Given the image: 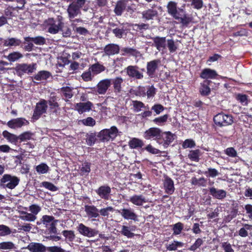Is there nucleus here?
<instances>
[{"label": "nucleus", "mask_w": 252, "mask_h": 252, "mask_svg": "<svg viewBox=\"0 0 252 252\" xmlns=\"http://www.w3.org/2000/svg\"><path fill=\"white\" fill-rule=\"evenodd\" d=\"M186 4H183L181 7L178 8L177 3L174 1H169L167 4V13L175 20L185 27L192 22V18L187 13L185 9Z\"/></svg>", "instance_id": "obj_1"}, {"label": "nucleus", "mask_w": 252, "mask_h": 252, "mask_svg": "<svg viewBox=\"0 0 252 252\" xmlns=\"http://www.w3.org/2000/svg\"><path fill=\"white\" fill-rule=\"evenodd\" d=\"M48 32L51 34H56L61 28L63 23L62 21V17L58 16L56 19L53 18H49L45 22Z\"/></svg>", "instance_id": "obj_2"}, {"label": "nucleus", "mask_w": 252, "mask_h": 252, "mask_svg": "<svg viewBox=\"0 0 252 252\" xmlns=\"http://www.w3.org/2000/svg\"><path fill=\"white\" fill-rule=\"evenodd\" d=\"M19 182L20 179L17 177L5 174L0 180V186L12 189L19 184Z\"/></svg>", "instance_id": "obj_3"}, {"label": "nucleus", "mask_w": 252, "mask_h": 252, "mask_svg": "<svg viewBox=\"0 0 252 252\" xmlns=\"http://www.w3.org/2000/svg\"><path fill=\"white\" fill-rule=\"evenodd\" d=\"M37 64L35 63L27 64L25 63H18L16 65L15 70L18 76L22 77L25 74H31L36 69Z\"/></svg>", "instance_id": "obj_4"}, {"label": "nucleus", "mask_w": 252, "mask_h": 252, "mask_svg": "<svg viewBox=\"0 0 252 252\" xmlns=\"http://www.w3.org/2000/svg\"><path fill=\"white\" fill-rule=\"evenodd\" d=\"M118 129L115 126H112L110 129L101 130L97 135L100 140L103 142L108 141L110 139H114L117 136Z\"/></svg>", "instance_id": "obj_5"}, {"label": "nucleus", "mask_w": 252, "mask_h": 252, "mask_svg": "<svg viewBox=\"0 0 252 252\" xmlns=\"http://www.w3.org/2000/svg\"><path fill=\"white\" fill-rule=\"evenodd\" d=\"M215 124L219 126H227L233 123V118L231 115L220 113L214 117Z\"/></svg>", "instance_id": "obj_6"}, {"label": "nucleus", "mask_w": 252, "mask_h": 252, "mask_svg": "<svg viewBox=\"0 0 252 252\" xmlns=\"http://www.w3.org/2000/svg\"><path fill=\"white\" fill-rule=\"evenodd\" d=\"M47 108V101L44 99H41L38 102L36 103L33 110L32 120L33 121L38 120L43 114L46 113Z\"/></svg>", "instance_id": "obj_7"}, {"label": "nucleus", "mask_w": 252, "mask_h": 252, "mask_svg": "<svg viewBox=\"0 0 252 252\" xmlns=\"http://www.w3.org/2000/svg\"><path fill=\"white\" fill-rule=\"evenodd\" d=\"M161 134V130L159 128L152 127L149 128L144 132L143 137L147 140H155L158 143L160 136H162Z\"/></svg>", "instance_id": "obj_8"}, {"label": "nucleus", "mask_w": 252, "mask_h": 252, "mask_svg": "<svg viewBox=\"0 0 252 252\" xmlns=\"http://www.w3.org/2000/svg\"><path fill=\"white\" fill-rule=\"evenodd\" d=\"M161 135L162 136H160L158 143L166 148L174 141V135L170 131L163 132L162 130Z\"/></svg>", "instance_id": "obj_9"}, {"label": "nucleus", "mask_w": 252, "mask_h": 252, "mask_svg": "<svg viewBox=\"0 0 252 252\" xmlns=\"http://www.w3.org/2000/svg\"><path fill=\"white\" fill-rule=\"evenodd\" d=\"M158 15V10L153 7L147 8L141 12V18L145 22L155 20Z\"/></svg>", "instance_id": "obj_10"}, {"label": "nucleus", "mask_w": 252, "mask_h": 252, "mask_svg": "<svg viewBox=\"0 0 252 252\" xmlns=\"http://www.w3.org/2000/svg\"><path fill=\"white\" fill-rule=\"evenodd\" d=\"M76 228L80 234L88 237H94L98 233V230L88 227L82 223H79Z\"/></svg>", "instance_id": "obj_11"}, {"label": "nucleus", "mask_w": 252, "mask_h": 252, "mask_svg": "<svg viewBox=\"0 0 252 252\" xmlns=\"http://www.w3.org/2000/svg\"><path fill=\"white\" fill-rule=\"evenodd\" d=\"M29 124V122L26 118L20 117L10 120L6 125L10 128L17 129L24 126H28Z\"/></svg>", "instance_id": "obj_12"}, {"label": "nucleus", "mask_w": 252, "mask_h": 252, "mask_svg": "<svg viewBox=\"0 0 252 252\" xmlns=\"http://www.w3.org/2000/svg\"><path fill=\"white\" fill-rule=\"evenodd\" d=\"M119 212L125 220H131L135 222L138 221V215L131 208L122 209Z\"/></svg>", "instance_id": "obj_13"}, {"label": "nucleus", "mask_w": 252, "mask_h": 252, "mask_svg": "<svg viewBox=\"0 0 252 252\" xmlns=\"http://www.w3.org/2000/svg\"><path fill=\"white\" fill-rule=\"evenodd\" d=\"M47 101V104L49 105V108L51 112L53 113L57 114L58 111L60 110V105L58 102V97L54 92L50 94L49 99Z\"/></svg>", "instance_id": "obj_14"}, {"label": "nucleus", "mask_w": 252, "mask_h": 252, "mask_svg": "<svg viewBox=\"0 0 252 252\" xmlns=\"http://www.w3.org/2000/svg\"><path fill=\"white\" fill-rule=\"evenodd\" d=\"M160 63V61L159 59L154 60L147 63V74L150 77L153 78L155 76L156 70L158 69Z\"/></svg>", "instance_id": "obj_15"}, {"label": "nucleus", "mask_w": 252, "mask_h": 252, "mask_svg": "<svg viewBox=\"0 0 252 252\" xmlns=\"http://www.w3.org/2000/svg\"><path fill=\"white\" fill-rule=\"evenodd\" d=\"M95 192L100 198L108 200L110 197L111 189L108 185H103L95 189Z\"/></svg>", "instance_id": "obj_16"}, {"label": "nucleus", "mask_w": 252, "mask_h": 252, "mask_svg": "<svg viewBox=\"0 0 252 252\" xmlns=\"http://www.w3.org/2000/svg\"><path fill=\"white\" fill-rule=\"evenodd\" d=\"M94 107L93 103L90 101L85 102H79L75 104L74 109L81 114L86 112H89Z\"/></svg>", "instance_id": "obj_17"}, {"label": "nucleus", "mask_w": 252, "mask_h": 252, "mask_svg": "<svg viewBox=\"0 0 252 252\" xmlns=\"http://www.w3.org/2000/svg\"><path fill=\"white\" fill-rule=\"evenodd\" d=\"M138 66L137 65H129L126 68L127 75L131 78L136 79H142L143 74L138 70Z\"/></svg>", "instance_id": "obj_18"}, {"label": "nucleus", "mask_w": 252, "mask_h": 252, "mask_svg": "<svg viewBox=\"0 0 252 252\" xmlns=\"http://www.w3.org/2000/svg\"><path fill=\"white\" fill-rule=\"evenodd\" d=\"M153 41L152 46H154L158 51H160L166 48V39L165 37L156 36L151 37Z\"/></svg>", "instance_id": "obj_19"}, {"label": "nucleus", "mask_w": 252, "mask_h": 252, "mask_svg": "<svg viewBox=\"0 0 252 252\" xmlns=\"http://www.w3.org/2000/svg\"><path fill=\"white\" fill-rule=\"evenodd\" d=\"M137 229V226L135 225L127 226L123 225L121 226V230L119 232L123 236L127 238H132L134 237L135 234L133 233Z\"/></svg>", "instance_id": "obj_20"}, {"label": "nucleus", "mask_w": 252, "mask_h": 252, "mask_svg": "<svg viewBox=\"0 0 252 252\" xmlns=\"http://www.w3.org/2000/svg\"><path fill=\"white\" fill-rule=\"evenodd\" d=\"M103 50L105 55L109 57L118 54L120 48L119 45L117 44L109 43L104 47Z\"/></svg>", "instance_id": "obj_21"}, {"label": "nucleus", "mask_w": 252, "mask_h": 252, "mask_svg": "<svg viewBox=\"0 0 252 252\" xmlns=\"http://www.w3.org/2000/svg\"><path fill=\"white\" fill-rule=\"evenodd\" d=\"M111 84V80L109 79H105L99 81L96 86L97 93L99 94H104Z\"/></svg>", "instance_id": "obj_22"}, {"label": "nucleus", "mask_w": 252, "mask_h": 252, "mask_svg": "<svg viewBox=\"0 0 252 252\" xmlns=\"http://www.w3.org/2000/svg\"><path fill=\"white\" fill-rule=\"evenodd\" d=\"M165 192L168 195L172 194L175 191L174 181L168 176H166L163 182Z\"/></svg>", "instance_id": "obj_23"}, {"label": "nucleus", "mask_w": 252, "mask_h": 252, "mask_svg": "<svg viewBox=\"0 0 252 252\" xmlns=\"http://www.w3.org/2000/svg\"><path fill=\"white\" fill-rule=\"evenodd\" d=\"M218 76V74L215 70L209 68L203 69L200 74V77L205 80L214 79Z\"/></svg>", "instance_id": "obj_24"}, {"label": "nucleus", "mask_w": 252, "mask_h": 252, "mask_svg": "<svg viewBox=\"0 0 252 252\" xmlns=\"http://www.w3.org/2000/svg\"><path fill=\"white\" fill-rule=\"evenodd\" d=\"M209 194L214 198L222 200L224 199L226 195V192L223 189H218L214 187L209 188Z\"/></svg>", "instance_id": "obj_25"}, {"label": "nucleus", "mask_w": 252, "mask_h": 252, "mask_svg": "<svg viewBox=\"0 0 252 252\" xmlns=\"http://www.w3.org/2000/svg\"><path fill=\"white\" fill-rule=\"evenodd\" d=\"M27 249L31 252H45L47 247L41 243L32 242L29 244Z\"/></svg>", "instance_id": "obj_26"}, {"label": "nucleus", "mask_w": 252, "mask_h": 252, "mask_svg": "<svg viewBox=\"0 0 252 252\" xmlns=\"http://www.w3.org/2000/svg\"><path fill=\"white\" fill-rule=\"evenodd\" d=\"M85 211L90 218H96L99 216V210L95 206L86 205L85 206Z\"/></svg>", "instance_id": "obj_27"}, {"label": "nucleus", "mask_w": 252, "mask_h": 252, "mask_svg": "<svg viewBox=\"0 0 252 252\" xmlns=\"http://www.w3.org/2000/svg\"><path fill=\"white\" fill-rule=\"evenodd\" d=\"M212 83V82L211 80H205L200 84L199 92L201 95L207 96L210 94L211 89L209 86Z\"/></svg>", "instance_id": "obj_28"}, {"label": "nucleus", "mask_w": 252, "mask_h": 252, "mask_svg": "<svg viewBox=\"0 0 252 252\" xmlns=\"http://www.w3.org/2000/svg\"><path fill=\"white\" fill-rule=\"evenodd\" d=\"M80 8L81 7L74 3H71L68 5L67 11L70 20L73 19L80 13Z\"/></svg>", "instance_id": "obj_29"}, {"label": "nucleus", "mask_w": 252, "mask_h": 252, "mask_svg": "<svg viewBox=\"0 0 252 252\" xmlns=\"http://www.w3.org/2000/svg\"><path fill=\"white\" fill-rule=\"evenodd\" d=\"M128 201L138 206H142L144 203L147 202L145 197L142 194H134L129 198Z\"/></svg>", "instance_id": "obj_30"}, {"label": "nucleus", "mask_w": 252, "mask_h": 252, "mask_svg": "<svg viewBox=\"0 0 252 252\" xmlns=\"http://www.w3.org/2000/svg\"><path fill=\"white\" fill-rule=\"evenodd\" d=\"M127 0H119L116 2L114 12L117 16H121L126 8Z\"/></svg>", "instance_id": "obj_31"}, {"label": "nucleus", "mask_w": 252, "mask_h": 252, "mask_svg": "<svg viewBox=\"0 0 252 252\" xmlns=\"http://www.w3.org/2000/svg\"><path fill=\"white\" fill-rule=\"evenodd\" d=\"M122 55L131 56L138 57L140 56V52L137 50L131 47H124L121 49Z\"/></svg>", "instance_id": "obj_32"}, {"label": "nucleus", "mask_w": 252, "mask_h": 252, "mask_svg": "<svg viewBox=\"0 0 252 252\" xmlns=\"http://www.w3.org/2000/svg\"><path fill=\"white\" fill-rule=\"evenodd\" d=\"M123 83V79L121 77H117L113 80L114 92L116 94H120L122 92V84Z\"/></svg>", "instance_id": "obj_33"}, {"label": "nucleus", "mask_w": 252, "mask_h": 252, "mask_svg": "<svg viewBox=\"0 0 252 252\" xmlns=\"http://www.w3.org/2000/svg\"><path fill=\"white\" fill-rule=\"evenodd\" d=\"M89 68L94 75H97L104 71L106 67L103 64L97 62L92 64Z\"/></svg>", "instance_id": "obj_34"}, {"label": "nucleus", "mask_w": 252, "mask_h": 252, "mask_svg": "<svg viewBox=\"0 0 252 252\" xmlns=\"http://www.w3.org/2000/svg\"><path fill=\"white\" fill-rule=\"evenodd\" d=\"M52 76L50 72L46 70H41L34 76V79L37 81L45 80Z\"/></svg>", "instance_id": "obj_35"}, {"label": "nucleus", "mask_w": 252, "mask_h": 252, "mask_svg": "<svg viewBox=\"0 0 252 252\" xmlns=\"http://www.w3.org/2000/svg\"><path fill=\"white\" fill-rule=\"evenodd\" d=\"M22 42L18 38L11 37L5 40L3 42V45L5 46H18L21 45Z\"/></svg>", "instance_id": "obj_36"}, {"label": "nucleus", "mask_w": 252, "mask_h": 252, "mask_svg": "<svg viewBox=\"0 0 252 252\" xmlns=\"http://www.w3.org/2000/svg\"><path fill=\"white\" fill-rule=\"evenodd\" d=\"M143 145V141L137 138H132L128 142V146L131 149L141 148Z\"/></svg>", "instance_id": "obj_37"}, {"label": "nucleus", "mask_w": 252, "mask_h": 252, "mask_svg": "<svg viewBox=\"0 0 252 252\" xmlns=\"http://www.w3.org/2000/svg\"><path fill=\"white\" fill-rule=\"evenodd\" d=\"M184 244L182 242L174 240L170 244H166L165 245L166 249L169 251H176L178 248L183 247Z\"/></svg>", "instance_id": "obj_38"}, {"label": "nucleus", "mask_w": 252, "mask_h": 252, "mask_svg": "<svg viewBox=\"0 0 252 252\" xmlns=\"http://www.w3.org/2000/svg\"><path fill=\"white\" fill-rule=\"evenodd\" d=\"M2 135L4 138L12 143H16L18 141V136L9 132L7 130H4Z\"/></svg>", "instance_id": "obj_39"}, {"label": "nucleus", "mask_w": 252, "mask_h": 252, "mask_svg": "<svg viewBox=\"0 0 252 252\" xmlns=\"http://www.w3.org/2000/svg\"><path fill=\"white\" fill-rule=\"evenodd\" d=\"M62 233L65 237L67 243L72 242L75 238L74 231L73 230H64L62 231Z\"/></svg>", "instance_id": "obj_40"}, {"label": "nucleus", "mask_w": 252, "mask_h": 252, "mask_svg": "<svg viewBox=\"0 0 252 252\" xmlns=\"http://www.w3.org/2000/svg\"><path fill=\"white\" fill-rule=\"evenodd\" d=\"M201 156V152L199 149L191 150L188 155L189 158L191 160L195 162H198Z\"/></svg>", "instance_id": "obj_41"}, {"label": "nucleus", "mask_w": 252, "mask_h": 252, "mask_svg": "<svg viewBox=\"0 0 252 252\" xmlns=\"http://www.w3.org/2000/svg\"><path fill=\"white\" fill-rule=\"evenodd\" d=\"M20 218L23 220L33 221L36 219V217L32 213H29L27 212L22 211L21 213Z\"/></svg>", "instance_id": "obj_42"}, {"label": "nucleus", "mask_w": 252, "mask_h": 252, "mask_svg": "<svg viewBox=\"0 0 252 252\" xmlns=\"http://www.w3.org/2000/svg\"><path fill=\"white\" fill-rule=\"evenodd\" d=\"M130 93L137 96H144L146 95V89L143 86H139L135 89H131Z\"/></svg>", "instance_id": "obj_43"}, {"label": "nucleus", "mask_w": 252, "mask_h": 252, "mask_svg": "<svg viewBox=\"0 0 252 252\" xmlns=\"http://www.w3.org/2000/svg\"><path fill=\"white\" fill-rule=\"evenodd\" d=\"M86 137V142L88 146H92L95 144L96 141L95 133L90 132L87 133Z\"/></svg>", "instance_id": "obj_44"}, {"label": "nucleus", "mask_w": 252, "mask_h": 252, "mask_svg": "<svg viewBox=\"0 0 252 252\" xmlns=\"http://www.w3.org/2000/svg\"><path fill=\"white\" fill-rule=\"evenodd\" d=\"M207 180L204 177H201L199 179L196 177H192L191 178V184L194 186H198L199 187H206Z\"/></svg>", "instance_id": "obj_45"}, {"label": "nucleus", "mask_w": 252, "mask_h": 252, "mask_svg": "<svg viewBox=\"0 0 252 252\" xmlns=\"http://www.w3.org/2000/svg\"><path fill=\"white\" fill-rule=\"evenodd\" d=\"M23 57L22 54L19 52H13L10 53L6 58L10 62H14Z\"/></svg>", "instance_id": "obj_46"}, {"label": "nucleus", "mask_w": 252, "mask_h": 252, "mask_svg": "<svg viewBox=\"0 0 252 252\" xmlns=\"http://www.w3.org/2000/svg\"><path fill=\"white\" fill-rule=\"evenodd\" d=\"M61 92L63 95L66 98L70 99L73 96L72 89L69 87L66 86L61 88Z\"/></svg>", "instance_id": "obj_47"}, {"label": "nucleus", "mask_w": 252, "mask_h": 252, "mask_svg": "<svg viewBox=\"0 0 252 252\" xmlns=\"http://www.w3.org/2000/svg\"><path fill=\"white\" fill-rule=\"evenodd\" d=\"M186 2H190V5L194 9H200L203 5V0H183Z\"/></svg>", "instance_id": "obj_48"}, {"label": "nucleus", "mask_w": 252, "mask_h": 252, "mask_svg": "<svg viewBox=\"0 0 252 252\" xmlns=\"http://www.w3.org/2000/svg\"><path fill=\"white\" fill-rule=\"evenodd\" d=\"M132 105L134 111L136 112L140 111L142 108L149 109V107L148 106H145V104L142 101L138 100H133Z\"/></svg>", "instance_id": "obj_49"}, {"label": "nucleus", "mask_w": 252, "mask_h": 252, "mask_svg": "<svg viewBox=\"0 0 252 252\" xmlns=\"http://www.w3.org/2000/svg\"><path fill=\"white\" fill-rule=\"evenodd\" d=\"M249 96L245 94H238L236 96V99L243 106H247L249 103Z\"/></svg>", "instance_id": "obj_50"}, {"label": "nucleus", "mask_w": 252, "mask_h": 252, "mask_svg": "<svg viewBox=\"0 0 252 252\" xmlns=\"http://www.w3.org/2000/svg\"><path fill=\"white\" fill-rule=\"evenodd\" d=\"M112 33L118 38H122L125 33V29L124 26L116 27L112 30Z\"/></svg>", "instance_id": "obj_51"}, {"label": "nucleus", "mask_w": 252, "mask_h": 252, "mask_svg": "<svg viewBox=\"0 0 252 252\" xmlns=\"http://www.w3.org/2000/svg\"><path fill=\"white\" fill-rule=\"evenodd\" d=\"M169 118V115L165 114L159 117L156 118L153 122L158 126H162L166 123Z\"/></svg>", "instance_id": "obj_52"}, {"label": "nucleus", "mask_w": 252, "mask_h": 252, "mask_svg": "<svg viewBox=\"0 0 252 252\" xmlns=\"http://www.w3.org/2000/svg\"><path fill=\"white\" fill-rule=\"evenodd\" d=\"M33 133L30 131L24 132L18 136V140L21 142L26 141L32 139Z\"/></svg>", "instance_id": "obj_53"}, {"label": "nucleus", "mask_w": 252, "mask_h": 252, "mask_svg": "<svg viewBox=\"0 0 252 252\" xmlns=\"http://www.w3.org/2000/svg\"><path fill=\"white\" fill-rule=\"evenodd\" d=\"M36 172L39 174H45L49 170V167L45 163H41L35 167Z\"/></svg>", "instance_id": "obj_54"}, {"label": "nucleus", "mask_w": 252, "mask_h": 252, "mask_svg": "<svg viewBox=\"0 0 252 252\" xmlns=\"http://www.w3.org/2000/svg\"><path fill=\"white\" fill-rule=\"evenodd\" d=\"M41 220L43 224L47 227L48 225H50V223L56 220L53 216L43 215L41 219Z\"/></svg>", "instance_id": "obj_55"}, {"label": "nucleus", "mask_w": 252, "mask_h": 252, "mask_svg": "<svg viewBox=\"0 0 252 252\" xmlns=\"http://www.w3.org/2000/svg\"><path fill=\"white\" fill-rule=\"evenodd\" d=\"M203 173L207 177L211 178H215L219 174L218 171L216 169L213 168H209L207 171H203Z\"/></svg>", "instance_id": "obj_56"}, {"label": "nucleus", "mask_w": 252, "mask_h": 252, "mask_svg": "<svg viewBox=\"0 0 252 252\" xmlns=\"http://www.w3.org/2000/svg\"><path fill=\"white\" fill-rule=\"evenodd\" d=\"M167 47L171 53H174L176 51L178 47L175 44V42L172 39H168L166 40Z\"/></svg>", "instance_id": "obj_57"}, {"label": "nucleus", "mask_w": 252, "mask_h": 252, "mask_svg": "<svg viewBox=\"0 0 252 252\" xmlns=\"http://www.w3.org/2000/svg\"><path fill=\"white\" fill-rule=\"evenodd\" d=\"M244 227L241 228L238 232L239 235L242 237H246L248 236L247 230L250 229L252 225L245 223L244 224Z\"/></svg>", "instance_id": "obj_58"}, {"label": "nucleus", "mask_w": 252, "mask_h": 252, "mask_svg": "<svg viewBox=\"0 0 252 252\" xmlns=\"http://www.w3.org/2000/svg\"><path fill=\"white\" fill-rule=\"evenodd\" d=\"M41 186L44 187L45 188L48 189V190L52 191H57L58 188L57 187L55 186L51 182L47 181H44L41 183Z\"/></svg>", "instance_id": "obj_59"}, {"label": "nucleus", "mask_w": 252, "mask_h": 252, "mask_svg": "<svg viewBox=\"0 0 252 252\" xmlns=\"http://www.w3.org/2000/svg\"><path fill=\"white\" fill-rule=\"evenodd\" d=\"M114 211V209L112 206H108L104 208H102L99 210V213L102 217H108L110 212H113Z\"/></svg>", "instance_id": "obj_60"}, {"label": "nucleus", "mask_w": 252, "mask_h": 252, "mask_svg": "<svg viewBox=\"0 0 252 252\" xmlns=\"http://www.w3.org/2000/svg\"><path fill=\"white\" fill-rule=\"evenodd\" d=\"M183 224L180 222H177L173 225L172 230L173 231V234L179 235L180 234L182 230L183 229Z\"/></svg>", "instance_id": "obj_61"}, {"label": "nucleus", "mask_w": 252, "mask_h": 252, "mask_svg": "<svg viewBox=\"0 0 252 252\" xmlns=\"http://www.w3.org/2000/svg\"><path fill=\"white\" fill-rule=\"evenodd\" d=\"M11 233V230L10 228L5 225H0V236H5Z\"/></svg>", "instance_id": "obj_62"}, {"label": "nucleus", "mask_w": 252, "mask_h": 252, "mask_svg": "<svg viewBox=\"0 0 252 252\" xmlns=\"http://www.w3.org/2000/svg\"><path fill=\"white\" fill-rule=\"evenodd\" d=\"M60 31H62L63 36L64 37H69L71 36V30L70 28L67 26H64V24L63 26H61Z\"/></svg>", "instance_id": "obj_63"}, {"label": "nucleus", "mask_w": 252, "mask_h": 252, "mask_svg": "<svg viewBox=\"0 0 252 252\" xmlns=\"http://www.w3.org/2000/svg\"><path fill=\"white\" fill-rule=\"evenodd\" d=\"M224 153L227 156L231 158L237 157V152L233 147H229L224 150Z\"/></svg>", "instance_id": "obj_64"}]
</instances>
